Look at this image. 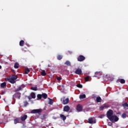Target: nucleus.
Segmentation results:
<instances>
[{
  "label": "nucleus",
  "mask_w": 128,
  "mask_h": 128,
  "mask_svg": "<svg viewBox=\"0 0 128 128\" xmlns=\"http://www.w3.org/2000/svg\"><path fill=\"white\" fill-rule=\"evenodd\" d=\"M109 120L110 122H118L119 118L118 117L116 116L113 115L110 118H109Z\"/></svg>",
  "instance_id": "obj_1"
},
{
  "label": "nucleus",
  "mask_w": 128,
  "mask_h": 128,
  "mask_svg": "<svg viewBox=\"0 0 128 128\" xmlns=\"http://www.w3.org/2000/svg\"><path fill=\"white\" fill-rule=\"evenodd\" d=\"M42 112V108L35 109L31 111V114H40Z\"/></svg>",
  "instance_id": "obj_2"
},
{
  "label": "nucleus",
  "mask_w": 128,
  "mask_h": 128,
  "mask_svg": "<svg viewBox=\"0 0 128 128\" xmlns=\"http://www.w3.org/2000/svg\"><path fill=\"white\" fill-rule=\"evenodd\" d=\"M60 100L62 102V104H68L70 99H68V98H66V99L65 97H63L60 98Z\"/></svg>",
  "instance_id": "obj_3"
},
{
  "label": "nucleus",
  "mask_w": 128,
  "mask_h": 128,
  "mask_svg": "<svg viewBox=\"0 0 128 128\" xmlns=\"http://www.w3.org/2000/svg\"><path fill=\"white\" fill-rule=\"evenodd\" d=\"M112 114H114V111H112V110H109L108 111V112L106 113V116H107L108 118V120H109L110 117H112L114 116Z\"/></svg>",
  "instance_id": "obj_4"
},
{
  "label": "nucleus",
  "mask_w": 128,
  "mask_h": 128,
  "mask_svg": "<svg viewBox=\"0 0 128 128\" xmlns=\"http://www.w3.org/2000/svg\"><path fill=\"white\" fill-rule=\"evenodd\" d=\"M88 124H96V118H90L88 119Z\"/></svg>",
  "instance_id": "obj_5"
},
{
  "label": "nucleus",
  "mask_w": 128,
  "mask_h": 128,
  "mask_svg": "<svg viewBox=\"0 0 128 128\" xmlns=\"http://www.w3.org/2000/svg\"><path fill=\"white\" fill-rule=\"evenodd\" d=\"M86 60V57H84V56L80 55L78 58V62H84Z\"/></svg>",
  "instance_id": "obj_6"
},
{
  "label": "nucleus",
  "mask_w": 128,
  "mask_h": 128,
  "mask_svg": "<svg viewBox=\"0 0 128 128\" xmlns=\"http://www.w3.org/2000/svg\"><path fill=\"white\" fill-rule=\"evenodd\" d=\"M24 88H26V86L24 84L21 85L15 90L16 92H20V90H22V89Z\"/></svg>",
  "instance_id": "obj_7"
},
{
  "label": "nucleus",
  "mask_w": 128,
  "mask_h": 128,
  "mask_svg": "<svg viewBox=\"0 0 128 128\" xmlns=\"http://www.w3.org/2000/svg\"><path fill=\"white\" fill-rule=\"evenodd\" d=\"M76 110L79 112H82V106L80 104H78L76 106Z\"/></svg>",
  "instance_id": "obj_8"
},
{
  "label": "nucleus",
  "mask_w": 128,
  "mask_h": 128,
  "mask_svg": "<svg viewBox=\"0 0 128 128\" xmlns=\"http://www.w3.org/2000/svg\"><path fill=\"white\" fill-rule=\"evenodd\" d=\"M74 72L76 74H82V69L78 68Z\"/></svg>",
  "instance_id": "obj_9"
},
{
  "label": "nucleus",
  "mask_w": 128,
  "mask_h": 128,
  "mask_svg": "<svg viewBox=\"0 0 128 128\" xmlns=\"http://www.w3.org/2000/svg\"><path fill=\"white\" fill-rule=\"evenodd\" d=\"M20 122V118H17L14 120V124H19Z\"/></svg>",
  "instance_id": "obj_10"
},
{
  "label": "nucleus",
  "mask_w": 128,
  "mask_h": 128,
  "mask_svg": "<svg viewBox=\"0 0 128 128\" xmlns=\"http://www.w3.org/2000/svg\"><path fill=\"white\" fill-rule=\"evenodd\" d=\"M70 110V108L68 106H66L64 108V112H68Z\"/></svg>",
  "instance_id": "obj_11"
},
{
  "label": "nucleus",
  "mask_w": 128,
  "mask_h": 128,
  "mask_svg": "<svg viewBox=\"0 0 128 128\" xmlns=\"http://www.w3.org/2000/svg\"><path fill=\"white\" fill-rule=\"evenodd\" d=\"M21 94H20V92H16L14 94V96H15V98H18V100H20V98Z\"/></svg>",
  "instance_id": "obj_12"
},
{
  "label": "nucleus",
  "mask_w": 128,
  "mask_h": 128,
  "mask_svg": "<svg viewBox=\"0 0 128 128\" xmlns=\"http://www.w3.org/2000/svg\"><path fill=\"white\" fill-rule=\"evenodd\" d=\"M117 82H120L122 84H126V80L122 78L118 79L117 80Z\"/></svg>",
  "instance_id": "obj_13"
},
{
  "label": "nucleus",
  "mask_w": 128,
  "mask_h": 128,
  "mask_svg": "<svg viewBox=\"0 0 128 128\" xmlns=\"http://www.w3.org/2000/svg\"><path fill=\"white\" fill-rule=\"evenodd\" d=\"M26 118H28V115H24L20 118V120L22 122H24Z\"/></svg>",
  "instance_id": "obj_14"
},
{
  "label": "nucleus",
  "mask_w": 128,
  "mask_h": 128,
  "mask_svg": "<svg viewBox=\"0 0 128 128\" xmlns=\"http://www.w3.org/2000/svg\"><path fill=\"white\" fill-rule=\"evenodd\" d=\"M8 80L10 82V84H16V80H14V79H12V78H8Z\"/></svg>",
  "instance_id": "obj_15"
},
{
  "label": "nucleus",
  "mask_w": 128,
  "mask_h": 128,
  "mask_svg": "<svg viewBox=\"0 0 128 128\" xmlns=\"http://www.w3.org/2000/svg\"><path fill=\"white\" fill-rule=\"evenodd\" d=\"M101 75H102V72H95L94 76L96 78H98V76H100Z\"/></svg>",
  "instance_id": "obj_16"
},
{
  "label": "nucleus",
  "mask_w": 128,
  "mask_h": 128,
  "mask_svg": "<svg viewBox=\"0 0 128 128\" xmlns=\"http://www.w3.org/2000/svg\"><path fill=\"white\" fill-rule=\"evenodd\" d=\"M42 98H44V100H46V98H48V94L46 93H43L42 94Z\"/></svg>",
  "instance_id": "obj_17"
},
{
  "label": "nucleus",
  "mask_w": 128,
  "mask_h": 128,
  "mask_svg": "<svg viewBox=\"0 0 128 128\" xmlns=\"http://www.w3.org/2000/svg\"><path fill=\"white\" fill-rule=\"evenodd\" d=\"M96 102H102V98L100 96H98L96 98Z\"/></svg>",
  "instance_id": "obj_18"
},
{
  "label": "nucleus",
  "mask_w": 128,
  "mask_h": 128,
  "mask_svg": "<svg viewBox=\"0 0 128 128\" xmlns=\"http://www.w3.org/2000/svg\"><path fill=\"white\" fill-rule=\"evenodd\" d=\"M60 118H62V120L64 121L66 120V116L64 115L61 114L60 115Z\"/></svg>",
  "instance_id": "obj_19"
},
{
  "label": "nucleus",
  "mask_w": 128,
  "mask_h": 128,
  "mask_svg": "<svg viewBox=\"0 0 128 128\" xmlns=\"http://www.w3.org/2000/svg\"><path fill=\"white\" fill-rule=\"evenodd\" d=\"M24 40H21L20 42V46H24Z\"/></svg>",
  "instance_id": "obj_20"
},
{
  "label": "nucleus",
  "mask_w": 128,
  "mask_h": 128,
  "mask_svg": "<svg viewBox=\"0 0 128 128\" xmlns=\"http://www.w3.org/2000/svg\"><path fill=\"white\" fill-rule=\"evenodd\" d=\"M86 98V96L85 94H81V95L80 96V100H82L84 98Z\"/></svg>",
  "instance_id": "obj_21"
},
{
  "label": "nucleus",
  "mask_w": 128,
  "mask_h": 128,
  "mask_svg": "<svg viewBox=\"0 0 128 128\" xmlns=\"http://www.w3.org/2000/svg\"><path fill=\"white\" fill-rule=\"evenodd\" d=\"M0 86L1 88H6V82L2 83L0 84Z\"/></svg>",
  "instance_id": "obj_22"
},
{
  "label": "nucleus",
  "mask_w": 128,
  "mask_h": 128,
  "mask_svg": "<svg viewBox=\"0 0 128 128\" xmlns=\"http://www.w3.org/2000/svg\"><path fill=\"white\" fill-rule=\"evenodd\" d=\"M19 66H20V64H18V62L15 63L14 65V68H18Z\"/></svg>",
  "instance_id": "obj_23"
},
{
  "label": "nucleus",
  "mask_w": 128,
  "mask_h": 128,
  "mask_svg": "<svg viewBox=\"0 0 128 128\" xmlns=\"http://www.w3.org/2000/svg\"><path fill=\"white\" fill-rule=\"evenodd\" d=\"M30 72V70H29V68H26L25 69L24 73L26 74H28V72Z\"/></svg>",
  "instance_id": "obj_24"
},
{
  "label": "nucleus",
  "mask_w": 128,
  "mask_h": 128,
  "mask_svg": "<svg viewBox=\"0 0 128 128\" xmlns=\"http://www.w3.org/2000/svg\"><path fill=\"white\" fill-rule=\"evenodd\" d=\"M41 74H42V76H46V70H43L41 72Z\"/></svg>",
  "instance_id": "obj_25"
},
{
  "label": "nucleus",
  "mask_w": 128,
  "mask_h": 128,
  "mask_svg": "<svg viewBox=\"0 0 128 128\" xmlns=\"http://www.w3.org/2000/svg\"><path fill=\"white\" fill-rule=\"evenodd\" d=\"M11 78L12 80H16L18 78V76H16V75H13L12 76Z\"/></svg>",
  "instance_id": "obj_26"
},
{
  "label": "nucleus",
  "mask_w": 128,
  "mask_h": 128,
  "mask_svg": "<svg viewBox=\"0 0 128 128\" xmlns=\"http://www.w3.org/2000/svg\"><path fill=\"white\" fill-rule=\"evenodd\" d=\"M62 58V55L57 56V59L58 60H60Z\"/></svg>",
  "instance_id": "obj_27"
},
{
  "label": "nucleus",
  "mask_w": 128,
  "mask_h": 128,
  "mask_svg": "<svg viewBox=\"0 0 128 128\" xmlns=\"http://www.w3.org/2000/svg\"><path fill=\"white\" fill-rule=\"evenodd\" d=\"M65 64H66V66H70V61L68 60H67L65 62Z\"/></svg>",
  "instance_id": "obj_28"
},
{
  "label": "nucleus",
  "mask_w": 128,
  "mask_h": 128,
  "mask_svg": "<svg viewBox=\"0 0 128 128\" xmlns=\"http://www.w3.org/2000/svg\"><path fill=\"white\" fill-rule=\"evenodd\" d=\"M122 106L124 108H128V104L126 102L122 104Z\"/></svg>",
  "instance_id": "obj_29"
},
{
  "label": "nucleus",
  "mask_w": 128,
  "mask_h": 128,
  "mask_svg": "<svg viewBox=\"0 0 128 128\" xmlns=\"http://www.w3.org/2000/svg\"><path fill=\"white\" fill-rule=\"evenodd\" d=\"M46 114H43L40 116L41 120H46Z\"/></svg>",
  "instance_id": "obj_30"
},
{
  "label": "nucleus",
  "mask_w": 128,
  "mask_h": 128,
  "mask_svg": "<svg viewBox=\"0 0 128 128\" xmlns=\"http://www.w3.org/2000/svg\"><path fill=\"white\" fill-rule=\"evenodd\" d=\"M37 98L38 100H42V95L40 94H38L37 95Z\"/></svg>",
  "instance_id": "obj_31"
},
{
  "label": "nucleus",
  "mask_w": 128,
  "mask_h": 128,
  "mask_svg": "<svg viewBox=\"0 0 128 128\" xmlns=\"http://www.w3.org/2000/svg\"><path fill=\"white\" fill-rule=\"evenodd\" d=\"M126 116H128V115H126V114L124 113L123 114H122V118H126Z\"/></svg>",
  "instance_id": "obj_32"
},
{
  "label": "nucleus",
  "mask_w": 128,
  "mask_h": 128,
  "mask_svg": "<svg viewBox=\"0 0 128 128\" xmlns=\"http://www.w3.org/2000/svg\"><path fill=\"white\" fill-rule=\"evenodd\" d=\"M31 97L32 98H36V94L32 92V93L31 94Z\"/></svg>",
  "instance_id": "obj_33"
},
{
  "label": "nucleus",
  "mask_w": 128,
  "mask_h": 128,
  "mask_svg": "<svg viewBox=\"0 0 128 128\" xmlns=\"http://www.w3.org/2000/svg\"><path fill=\"white\" fill-rule=\"evenodd\" d=\"M50 101L48 102L49 104H54V102L52 101V99H50L49 98Z\"/></svg>",
  "instance_id": "obj_34"
},
{
  "label": "nucleus",
  "mask_w": 128,
  "mask_h": 128,
  "mask_svg": "<svg viewBox=\"0 0 128 128\" xmlns=\"http://www.w3.org/2000/svg\"><path fill=\"white\" fill-rule=\"evenodd\" d=\"M37 88H36V87L32 86V87H31L30 90H38Z\"/></svg>",
  "instance_id": "obj_35"
},
{
  "label": "nucleus",
  "mask_w": 128,
  "mask_h": 128,
  "mask_svg": "<svg viewBox=\"0 0 128 128\" xmlns=\"http://www.w3.org/2000/svg\"><path fill=\"white\" fill-rule=\"evenodd\" d=\"M90 76H87L86 78H85V81L88 82L90 80Z\"/></svg>",
  "instance_id": "obj_36"
},
{
  "label": "nucleus",
  "mask_w": 128,
  "mask_h": 128,
  "mask_svg": "<svg viewBox=\"0 0 128 128\" xmlns=\"http://www.w3.org/2000/svg\"><path fill=\"white\" fill-rule=\"evenodd\" d=\"M77 88H82V85L81 84H78L76 85Z\"/></svg>",
  "instance_id": "obj_37"
},
{
  "label": "nucleus",
  "mask_w": 128,
  "mask_h": 128,
  "mask_svg": "<svg viewBox=\"0 0 128 128\" xmlns=\"http://www.w3.org/2000/svg\"><path fill=\"white\" fill-rule=\"evenodd\" d=\"M24 106H26L28 104V102L26 101L24 102Z\"/></svg>",
  "instance_id": "obj_38"
},
{
  "label": "nucleus",
  "mask_w": 128,
  "mask_h": 128,
  "mask_svg": "<svg viewBox=\"0 0 128 128\" xmlns=\"http://www.w3.org/2000/svg\"><path fill=\"white\" fill-rule=\"evenodd\" d=\"M108 126H112V123L109 122L108 123Z\"/></svg>",
  "instance_id": "obj_39"
},
{
  "label": "nucleus",
  "mask_w": 128,
  "mask_h": 128,
  "mask_svg": "<svg viewBox=\"0 0 128 128\" xmlns=\"http://www.w3.org/2000/svg\"><path fill=\"white\" fill-rule=\"evenodd\" d=\"M104 106H101V107H100V110H104Z\"/></svg>",
  "instance_id": "obj_40"
},
{
  "label": "nucleus",
  "mask_w": 128,
  "mask_h": 128,
  "mask_svg": "<svg viewBox=\"0 0 128 128\" xmlns=\"http://www.w3.org/2000/svg\"><path fill=\"white\" fill-rule=\"evenodd\" d=\"M62 78L60 77H57V80H61Z\"/></svg>",
  "instance_id": "obj_41"
},
{
  "label": "nucleus",
  "mask_w": 128,
  "mask_h": 128,
  "mask_svg": "<svg viewBox=\"0 0 128 128\" xmlns=\"http://www.w3.org/2000/svg\"><path fill=\"white\" fill-rule=\"evenodd\" d=\"M104 108H110V106L108 105H104Z\"/></svg>",
  "instance_id": "obj_42"
},
{
  "label": "nucleus",
  "mask_w": 128,
  "mask_h": 128,
  "mask_svg": "<svg viewBox=\"0 0 128 128\" xmlns=\"http://www.w3.org/2000/svg\"><path fill=\"white\" fill-rule=\"evenodd\" d=\"M28 100H32V96H28Z\"/></svg>",
  "instance_id": "obj_43"
},
{
  "label": "nucleus",
  "mask_w": 128,
  "mask_h": 128,
  "mask_svg": "<svg viewBox=\"0 0 128 128\" xmlns=\"http://www.w3.org/2000/svg\"><path fill=\"white\" fill-rule=\"evenodd\" d=\"M24 48H26H26H23L22 49V50L23 52H26V50H25Z\"/></svg>",
  "instance_id": "obj_44"
},
{
  "label": "nucleus",
  "mask_w": 128,
  "mask_h": 128,
  "mask_svg": "<svg viewBox=\"0 0 128 128\" xmlns=\"http://www.w3.org/2000/svg\"><path fill=\"white\" fill-rule=\"evenodd\" d=\"M6 94V92H1V94Z\"/></svg>",
  "instance_id": "obj_45"
},
{
  "label": "nucleus",
  "mask_w": 128,
  "mask_h": 128,
  "mask_svg": "<svg viewBox=\"0 0 128 128\" xmlns=\"http://www.w3.org/2000/svg\"><path fill=\"white\" fill-rule=\"evenodd\" d=\"M2 69V66L0 65V70Z\"/></svg>",
  "instance_id": "obj_46"
},
{
  "label": "nucleus",
  "mask_w": 128,
  "mask_h": 128,
  "mask_svg": "<svg viewBox=\"0 0 128 128\" xmlns=\"http://www.w3.org/2000/svg\"><path fill=\"white\" fill-rule=\"evenodd\" d=\"M43 44H46V43L45 42H43Z\"/></svg>",
  "instance_id": "obj_47"
},
{
  "label": "nucleus",
  "mask_w": 128,
  "mask_h": 128,
  "mask_svg": "<svg viewBox=\"0 0 128 128\" xmlns=\"http://www.w3.org/2000/svg\"><path fill=\"white\" fill-rule=\"evenodd\" d=\"M0 98H1V96H0Z\"/></svg>",
  "instance_id": "obj_48"
}]
</instances>
